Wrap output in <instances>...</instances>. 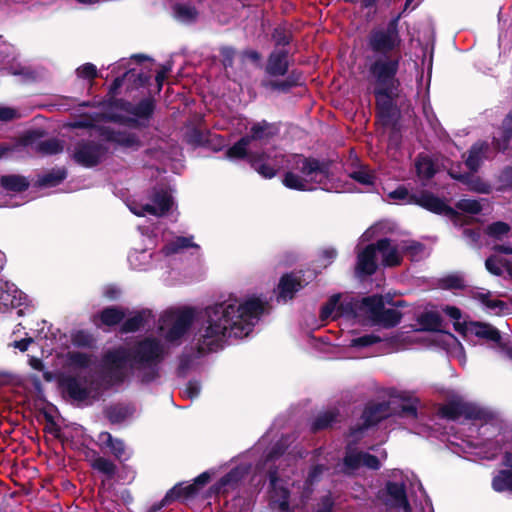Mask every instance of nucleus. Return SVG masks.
<instances>
[{
	"mask_svg": "<svg viewBox=\"0 0 512 512\" xmlns=\"http://www.w3.org/2000/svg\"><path fill=\"white\" fill-rule=\"evenodd\" d=\"M265 307L266 300L259 296L231 294L200 312L192 308L168 309L158 320V332L165 342L148 336L129 351L119 348L108 352L103 360V381L112 386L132 373L142 382H151L158 377L159 364L169 346L179 345L194 324L195 346L199 352H210L222 347L228 338L247 337Z\"/></svg>",
	"mask_w": 512,
	"mask_h": 512,
	"instance_id": "1",
	"label": "nucleus"
},
{
	"mask_svg": "<svg viewBox=\"0 0 512 512\" xmlns=\"http://www.w3.org/2000/svg\"><path fill=\"white\" fill-rule=\"evenodd\" d=\"M275 133L274 127L266 122L256 123L251 128V135L242 137L226 151L230 160L247 158L251 166L264 178H273L277 171L286 167L283 184L289 189L299 191H312L323 189L330 191L333 187L329 183L328 166L313 158L302 155L286 157L277 150L254 153L251 149L254 142L267 139Z\"/></svg>",
	"mask_w": 512,
	"mask_h": 512,
	"instance_id": "2",
	"label": "nucleus"
},
{
	"mask_svg": "<svg viewBox=\"0 0 512 512\" xmlns=\"http://www.w3.org/2000/svg\"><path fill=\"white\" fill-rule=\"evenodd\" d=\"M295 463V455L290 451L284 452L281 444L270 451L264 463L257 467L259 474L268 470L271 503L282 512H292L304 505L311 493V486L324 470L322 465L315 466L302 483L300 476L290 468Z\"/></svg>",
	"mask_w": 512,
	"mask_h": 512,
	"instance_id": "3",
	"label": "nucleus"
},
{
	"mask_svg": "<svg viewBox=\"0 0 512 512\" xmlns=\"http://www.w3.org/2000/svg\"><path fill=\"white\" fill-rule=\"evenodd\" d=\"M512 439L509 430H502L495 422H473L469 427V434L457 444L464 453L475 455L483 459H493L500 451L505 449L502 465L505 469L499 471L492 480V487L497 492L512 493V446L507 449L506 444Z\"/></svg>",
	"mask_w": 512,
	"mask_h": 512,
	"instance_id": "4",
	"label": "nucleus"
},
{
	"mask_svg": "<svg viewBox=\"0 0 512 512\" xmlns=\"http://www.w3.org/2000/svg\"><path fill=\"white\" fill-rule=\"evenodd\" d=\"M93 359L79 351H69L58 356V365L62 370L57 373L45 372L47 381L58 379L66 393L76 401H85L95 397L94 384L91 380Z\"/></svg>",
	"mask_w": 512,
	"mask_h": 512,
	"instance_id": "5",
	"label": "nucleus"
},
{
	"mask_svg": "<svg viewBox=\"0 0 512 512\" xmlns=\"http://www.w3.org/2000/svg\"><path fill=\"white\" fill-rule=\"evenodd\" d=\"M141 233L145 236L144 231L140 228ZM149 245L145 249H134L128 256L130 266L139 271L149 268H157L166 270L172 268L178 258L186 249L193 248L199 250V245L195 244L190 237H173L166 239L163 248L155 254L148 252L155 242L151 235H146Z\"/></svg>",
	"mask_w": 512,
	"mask_h": 512,
	"instance_id": "6",
	"label": "nucleus"
},
{
	"mask_svg": "<svg viewBox=\"0 0 512 512\" xmlns=\"http://www.w3.org/2000/svg\"><path fill=\"white\" fill-rule=\"evenodd\" d=\"M398 66L399 57L383 55L378 57L369 69L371 80L375 84V93L381 97L378 99V110L379 117L385 125L389 124L396 114L391 104V96L398 87Z\"/></svg>",
	"mask_w": 512,
	"mask_h": 512,
	"instance_id": "7",
	"label": "nucleus"
},
{
	"mask_svg": "<svg viewBox=\"0 0 512 512\" xmlns=\"http://www.w3.org/2000/svg\"><path fill=\"white\" fill-rule=\"evenodd\" d=\"M422 332L412 331L410 334L397 333L394 335H384L380 333L365 334L350 341L349 347L356 352L361 353L360 357L369 355L368 349L376 344H381L383 352L407 349L410 344L426 339Z\"/></svg>",
	"mask_w": 512,
	"mask_h": 512,
	"instance_id": "8",
	"label": "nucleus"
},
{
	"mask_svg": "<svg viewBox=\"0 0 512 512\" xmlns=\"http://www.w3.org/2000/svg\"><path fill=\"white\" fill-rule=\"evenodd\" d=\"M388 199L401 203L417 204L429 211L454 218L457 213L446 205V203L430 193L420 195L410 194L406 187L399 186L387 195Z\"/></svg>",
	"mask_w": 512,
	"mask_h": 512,
	"instance_id": "9",
	"label": "nucleus"
},
{
	"mask_svg": "<svg viewBox=\"0 0 512 512\" xmlns=\"http://www.w3.org/2000/svg\"><path fill=\"white\" fill-rule=\"evenodd\" d=\"M174 206L172 190L169 187L153 189L149 200L146 202H132L128 205L130 211L137 216L146 214L162 216Z\"/></svg>",
	"mask_w": 512,
	"mask_h": 512,
	"instance_id": "10",
	"label": "nucleus"
},
{
	"mask_svg": "<svg viewBox=\"0 0 512 512\" xmlns=\"http://www.w3.org/2000/svg\"><path fill=\"white\" fill-rule=\"evenodd\" d=\"M360 315L363 314L373 323L384 327L397 325L401 319V313L395 308L384 309L382 296L373 295L363 298L359 306Z\"/></svg>",
	"mask_w": 512,
	"mask_h": 512,
	"instance_id": "11",
	"label": "nucleus"
},
{
	"mask_svg": "<svg viewBox=\"0 0 512 512\" xmlns=\"http://www.w3.org/2000/svg\"><path fill=\"white\" fill-rule=\"evenodd\" d=\"M108 148L96 141H81L72 151L73 159L84 167H92L100 163L106 156Z\"/></svg>",
	"mask_w": 512,
	"mask_h": 512,
	"instance_id": "12",
	"label": "nucleus"
},
{
	"mask_svg": "<svg viewBox=\"0 0 512 512\" xmlns=\"http://www.w3.org/2000/svg\"><path fill=\"white\" fill-rule=\"evenodd\" d=\"M340 295H333L329 301L322 307L320 317L321 320H327L329 318L335 319L339 316H360L359 306L360 301L354 300L353 298L345 299L340 301Z\"/></svg>",
	"mask_w": 512,
	"mask_h": 512,
	"instance_id": "13",
	"label": "nucleus"
},
{
	"mask_svg": "<svg viewBox=\"0 0 512 512\" xmlns=\"http://www.w3.org/2000/svg\"><path fill=\"white\" fill-rule=\"evenodd\" d=\"M387 457L386 452L382 451L379 456L371 455L367 452L358 451L352 447H348L344 459V472L353 473L360 467H367L369 469H379L381 461Z\"/></svg>",
	"mask_w": 512,
	"mask_h": 512,
	"instance_id": "14",
	"label": "nucleus"
},
{
	"mask_svg": "<svg viewBox=\"0 0 512 512\" xmlns=\"http://www.w3.org/2000/svg\"><path fill=\"white\" fill-rule=\"evenodd\" d=\"M400 44V38L396 26L391 23L385 28L374 30L369 37L371 49L378 53L393 51Z\"/></svg>",
	"mask_w": 512,
	"mask_h": 512,
	"instance_id": "15",
	"label": "nucleus"
},
{
	"mask_svg": "<svg viewBox=\"0 0 512 512\" xmlns=\"http://www.w3.org/2000/svg\"><path fill=\"white\" fill-rule=\"evenodd\" d=\"M379 499L387 507L396 508L399 512H411L402 483L388 482L379 492Z\"/></svg>",
	"mask_w": 512,
	"mask_h": 512,
	"instance_id": "16",
	"label": "nucleus"
},
{
	"mask_svg": "<svg viewBox=\"0 0 512 512\" xmlns=\"http://www.w3.org/2000/svg\"><path fill=\"white\" fill-rule=\"evenodd\" d=\"M443 416L450 419H460L464 417L466 420L478 421L486 416V412L472 403H464L461 401L452 402L441 409Z\"/></svg>",
	"mask_w": 512,
	"mask_h": 512,
	"instance_id": "17",
	"label": "nucleus"
},
{
	"mask_svg": "<svg viewBox=\"0 0 512 512\" xmlns=\"http://www.w3.org/2000/svg\"><path fill=\"white\" fill-rule=\"evenodd\" d=\"M312 278V274H309L307 279H303L300 273L284 275L278 285L277 300L286 302L292 299L294 294L307 285Z\"/></svg>",
	"mask_w": 512,
	"mask_h": 512,
	"instance_id": "18",
	"label": "nucleus"
},
{
	"mask_svg": "<svg viewBox=\"0 0 512 512\" xmlns=\"http://www.w3.org/2000/svg\"><path fill=\"white\" fill-rule=\"evenodd\" d=\"M377 249L375 245H368L357 252L355 273L358 277L372 275L377 269Z\"/></svg>",
	"mask_w": 512,
	"mask_h": 512,
	"instance_id": "19",
	"label": "nucleus"
},
{
	"mask_svg": "<svg viewBox=\"0 0 512 512\" xmlns=\"http://www.w3.org/2000/svg\"><path fill=\"white\" fill-rule=\"evenodd\" d=\"M25 299L24 293L18 290L14 284L0 279V310L17 308L23 304Z\"/></svg>",
	"mask_w": 512,
	"mask_h": 512,
	"instance_id": "20",
	"label": "nucleus"
},
{
	"mask_svg": "<svg viewBox=\"0 0 512 512\" xmlns=\"http://www.w3.org/2000/svg\"><path fill=\"white\" fill-rule=\"evenodd\" d=\"M98 442L102 447L108 448L119 461H126L131 456V451L125 443L120 439L113 438L108 432H101L98 435Z\"/></svg>",
	"mask_w": 512,
	"mask_h": 512,
	"instance_id": "21",
	"label": "nucleus"
},
{
	"mask_svg": "<svg viewBox=\"0 0 512 512\" xmlns=\"http://www.w3.org/2000/svg\"><path fill=\"white\" fill-rule=\"evenodd\" d=\"M376 249L378 254L382 256V263L385 266H395L401 261L403 251L401 250V242L392 245L387 239L378 241Z\"/></svg>",
	"mask_w": 512,
	"mask_h": 512,
	"instance_id": "22",
	"label": "nucleus"
},
{
	"mask_svg": "<svg viewBox=\"0 0 512 512\" xmlns=\"http://www.w3.org/2000/svg\"><path fill=\"white\" fill-rule=\"evenodd\" d=\"M210 475L207 472L202 473L195 479L194 484L189 485H178L175 486L165 497L164 502H168L169 499L176 498H189L198 489V487L205 485L209 481Z\"/></svg>",
	"mask_w": 512,
	"mask_h": 512,
	"instance_id": "23",
	"label": "nucleus"
},
{
	"mask_svg": "<svg viewBox=\"0 0 512 512\" xmlns=\"http://www.w3.org/2000/svg\"><path fill=\"white\" fill-rule=\"evenodd\" d=\"M477 298L490 315L500 316L510 312L509 306L502 300L493 296L490 292L479 293Z\"/></svg>",
	"mask_w": 512,
	"mask_h": 512,
	"instance_id": "24",
	"label": "nucleus"
},
{
	"mask_svg": "<svg viewBox=\"0 0 512 512\" xmlns=\"http://www.w3.org/2000/svg\"><path fill=\"white\" fill-rule=\"evenodd\" d=\"M471 333L478 337L485 338L494 342L500 340L499 331L490 324L471 322L465 325L463 334Z\"/></svg>",
	"mask_w": 512,
	"mask_h": 512,
	"instance_id": "25",
	"label": "nucleus"
},
{
	"mask_svg": "<svg viewBox=\"0 0 512 512\" xmlns=\"http://www.w3.org/2000/svg\"><path fill=\"white\" fill-rule=\"evenodd\" d=\"M389 415V407L386 403L369 404L362 415L366 427L373 425Z\"/></svg>",
	"mask_w": 512,
	"mask_h": 512,
	"instance_id": "26",
	"label": "nucleus"
},
{
	"mask_svg": "<svg viewBox=\"0 0 512 512\" xmlns=\"http://www.w3.org/2000/svg\"><path fill=\"white\" fill-rule=\"evenodd\" d=\"M248 467L246 465L236 467L231 470L226 476H224L219 483L216 485L215 489L217 493H225L230 488H232L240 479H242L243 475L247 472Z\"/></svg>",
	"mask_w": 512,
	"mask_h": 512,
	"instance_id": "27",
	"label": "nucleus"
},
{
	"mask_svg": "<svg viewBox=\"0 0 512 512\" xmlns=\"http://www.w3.org/2000/svg\"><path fill=\"white\" fill-rule=\"evenodd\" d=\"M287 67V52L280 50L271 54L267 65V71L270 74L284 75L287 71Z\"/></svg>",
	"mask_w": 512,
	"mask_h": 512,
	"instance_id": "28",
	"label": "nucleus"
},
{
	"mask_svg": "<svg viewBox=\"0 0 512 512\" xmlns=\"http://www.w3.org/2000/svg\"><path fill=\"white\" fill-rule=\"evenodd\" d=\"M488 151V145L485 142H477L475 143L470 151L469 155L466 159V165L471 171H476L482 159L486 157V153Z\"/></svg>",
	"mask_w": 512,
	"mask_h": 512,
	"instance_id": "29",
	"label": "nucleus"
},
{
	"mask_svg": "<svg viewBox=\"0 0 512 512\" xmlns=\"http://www.w3.org/2000/svg\"><path fill=\"white\" fill-rule=\"evenodd\" d=\"M512 142V115L503 122V128L494 136V144L498 150H506Z\"/></svg>",
	"mask_w": 512,
	"mask_h": 512,
	"instance_id": "30",
	"label": "nucleus"
},
{
	"mask_svg": "<svg viewBox=\"0 0 512 512\" xmlns=\"http://www.w3.org/2000/svg\"><path fill=\"white\" fill-rule=\"evenodd\" d=\"M485 266L491 274L501 276L506 273L509 278H512V266L505 259L491 256L486 260Z\"/></svg>",
	"mask_w": 512,
	"mask_h": 512,
	"instance_id": "31",
	"label": "nucleus"
},
{
	"mask_svg": "<svg viewBox=\"0 0 512 512\" xmlns=\"http://www.w3.org/2000/svg\"><path fill=\"white\" fill-rule=\"evenodd\" d=\"M416 172L419 178L429 179L436 170L437 166L434 161L427 155H420L415 162Z\"/></svg>",
	"mask_w": 512,
	"mask_h": 512,
	"instance_id": "32",
	"label": "nucleus"
},
{
	"mask_svg": "<svg viewBox=\"0 0 512 512\" xmlns=\"http://www.w3.org/2000/svg\"><path fill=\"white\" fill-rule=\"evenodd\" d=\"M401 250L404 254H407L412 261H419L428 254L423 244L413 240L401 241Z\"/></svg>",
	"mask_w": 512,
	"mask_h": 512,
	"instance_id": "33",
	"label": "nucleus"
},
{
	"mask_svg": "<svg viewBox=\"0 0 512 512\" xmlns=\"http://www.w3.org/2000/svg\"><path fill=\"white\" fill-rule=\"evenodd\" d=\"M151 316L152 314L149 310L137 312L124 322L122 330L124 332H134L139 328L144 327Z\"/></svg>",
	"mask_w": 512,
	"mask_h": 512,
	"instance_id": "34",
	"label": "nucleus"
},
{
	"mask_svg": "<svg viewBox=\"0 0 512 512\" xmlns=\"http://www.w3.org/2000/svg\"><path fill=\"white\" fill-rule=\"evenodd\" d=\"M420 324L422 325L425 331L438 333L441 332V318L438 313L430 311L424 313L420 317Z\"/></svg>",
	"mask_w": 512,
	"mask_h": 512,
	"instance_id": "35",
	"label": "nucleus"
},
{
	"mask_svg": "<svg viewBox=\"0 0 512 512\" xmlns=\"http://www.w3.org/2000/svg\"><path fill=\"white\" fill-rule=\"evenodd\" d=\"M1 185L10 191H23L28 187L26 178L18 175L3 176L1 178Z\"/></svg>",
	"mask_w": 512,
	"mask_h": 512,
	"instance_id": "36",
	"label": "nucleus"
},
{
	"mask_svg": "<svg viewBox=\"0 0 512 512\" xmlns=\"http://www.w3.org/2000/svg\"><path fill=\"white\" fill-rule=\"evenodd\" d=\"M125 314L121 309L118 308H107L100 314L101 322L107 326H113L118 324Z\"/></svg>",
	"mask_w": 512,
	"mask_h": 512,
	"instance_id": "37",
	"label": "nucleus"
},
{
	"mask_svg": "<svg viewBox=\"0 0 512 512\" xmlns=\"http://www.w3.org/2000/svg\"><path fill=\"white\" fill-rule=\"evenodd\" d=\"M351 178L363 186H372L375 182V175L366 166H361L357 170L351 172Z\"/></svg>",
	"mask_w": 512,
	"mask_h": 512,
	"instance_id": "38",
	"label": "nucleus"
},
{
	"mask_svg": "<svg viewBox=\"0 0 512 512\" xmlns=\"http://www.w3.org/2000/svg\"><path fill=\"white\" fill-rule=\"evenodd\" d=\"M174 12L175 17L185 23L194 21L198 16L197 10L189 5H177Z\"/></svg>",
	"mask_w": 512,
	"mask_h": 512,
	"instance_id": "39",
	"label": "nucleus"
},
{
	"mask_svg": "<svg viewBox=\"0 0 512 512\" xmlns=\"http://www.w3.org/2000/svg\"><path fill=\"white\" fill-rule=\"evenodd\" d=\"M456 207L464 213L470 215L479 214L482 210L481 202L475 199H461Z\"/></svg>",
	"mask_w": 512,
	"mask_h": 512,
	"instance_id": "40",
	"label": "nucleus"
},
{
	"mask_svg": "<svg viewBox=\"0 0 512 512\" xmlns=\"http://www.w3.org/2000/svg\"><path fill=\"white\" fill-rule=\"evenodd\" d=\"M65 178H66L65 170L58 169V170L52 171V172L44 175L39 180V183H40L41 186L51 187V186H56L57 184H59Z\"/></svg>",
	"mask_w": 512,
	"mask_h": 512,
	"instance_id": "41",
	"label": "nucleus"
},
{
	"mask_svg": "<svg viewBox=\"0 0 512 512\" xmlns=\"http://www.w3.org/2000/svg\"><path fill=\"white\" fill-rule=\"evenodd\" d=\"M440 286L444 289H462L465 287V280L459 274H450L440 280Z\"/></svg>",
	"mask_w": 512,
	"mask_h": 512,
	"instance_id": "42",
	"label": "nucleus"
},
{
	"mask_svg": "<svg viewBox=\"0 0 512 512\" xmlns=\"http://www.w3.org/2000/svg\"><path fill=\"white\" fill-rule=\"evenodd\" d=\"M92 466L99 472H101L109 477L113 476L116 471V467L113 464V462L106 458H103V457L96 458L93 461Z\"/></svg>",
	"mask_w": 512,
	"mask_h": 512,
	"instance_id": "43",
	"label": "nucleus"
},
{
	"mask_svg": "<svg viewBox=\"0 0 512 512\" xmlns=\"http://www.w3.org/2000/svg\"><path fill=\"white\" fill-rule=\"evenodd\" d=\"M443 312L449 316L452 320H454V327L457 331L463 333L464 330H465V325H467L468 323H461L460 322V319H461V311L454 307V306H445L443 308Z\"/></svg>",
	"mask_w": 512,
	"mask_h": 512,
	"instance_id": "44",
	"label": "nucleus"
},
{
	"mask_svg": "<svg viewBox=\"0 0 512 512\" xmlns=\"http://www.w3.org/2000/svg\"><path fill=\"white\" fill-rule=\"evenodd\" d=\"M63 150V145L57 139H49L39 144V151L44 154H57Z\"/></svg>",
	"mask_w": 512,
	"mask_h": 512,
	"instance_id": "45",
	"label": "nucleus"
},
{
	"mask_svg": "<svg viewBox=\"0 0 512 512\" xmlns=\"http://www.w3.org/2000/svg\"><path fill=\"white\" fill-rule=\"evenodd\" d=\"M510 231L508 224L504 222H496L487 227V233L497 239H503Z\"/></svg>",
	"mask_w": 512,
	"mask_h": 512,
	"instance_id": "46",
	"label": "nucleus"
},
{
	"mask_svg": "<svg viewBox=\"0 0 512 512\" xmlns=\"http://www.w3.org/2000/svg\"><path fill=\"white\" fill-rule=\"evenodd\" d=\"M111 140L120 143L126 147H134L137 145L138 141L136 137L132 134H124L121 132L113 133L110 136Z\"/></svg>",
	"mask_w": 512,
	"mask_h": 512,
	"instance_id": "47",
	"label": "nucleus"
},
{
	"mask_svg": "<svg viewBox=\"0 0 512 512\" xmlns=\"http://www.w3.org/2000/svg\"><path fill=\"white\" fill-rule=\"evenodd\" d=\"M76 73L79 78L91 80L97 76V69L95 65L85 63L77 68Z\"/></svg>",
	"mask_w": 512,
	"mask_h": 512,
	"instance_id": "48",
	"label": "nucleus"
},
{
	"mask_svg": "<svg viewBox=\"0 0 512 512\" xmlns=\"http://www.w3.org/2000/svg\"><path fill=\"white\" fill-rule=\"evenodd\" d=\"M335 418V414L333 412H325L319 415L313 423V429H323L328 427Z\"/></svg>",
	"mask_w": 512,
	"mask_h": 512,
	"instance_id": "49",
	"label": "nucleus"
},
{
	"mask_svg": "<svg viewBox=\"0 0 512 512\" xmlns=\"http://www.w3.org/2000/svg\"><path fill=\"white\" fill-rule=\"evenodd\" d=\"M153 109L152 102L149 100L141 101L136 107H134L133 113L140 118L148 117Z\"/></svg>",
	"mask_w": 512,
	"mask_h": 512,
	"instance_id": "50",
	"label": "nucleus"
},
{
	"mask_svg": "<svg viewBox=\"0 0 512 512\" xmlns=\"http://www.w3.org/2000/svg\"><path fill=\"white\" fill-rule=\"evenodd\" d=\"M336 256H337V252L334 248L324 249L319 256V261L321 263V266L327 267L334 261Z\"/></svg>",
	"mask_w": 512,
	"mask_h": 512,
	"instance_id": "51",
	"label": "nucleus"
},
{
	"mask_svg": "<svg viewBox=\"0 0 512 512\" xmlns=\"http://www.w3.org/2000/svg\"><path fill=\"white\" fill-rule=\"evenodd\" d=\"M200 393V385L196 381H190L187 383L183 395L186 398L193 399L197 397Z\"/></svg>",
	"mask_w": 512,
	"mask_h": 512,
	"instance_id": "52",
	"label": "nucleus"
},
{
	"mask_svg": "<svg viewBox=\"0 0 512 512\" xmlns=\"http://www.w3.org/2000/svg\"><path fill=\"white\" fill-rule=\"evenodd\" d=\"M11 73L15 76H20L22 81H30L35 79L34 72L28 67L21 66L19 69H14Z\"/></svg>",
	"mask_w": 512,
	"mask_h": 512,
	"instance_id": "53",
	"label": "nucleus"
},
{
	"mask_svg": "<svg viewBox=\"0 0 512 512\" xmlns=\"http://www.w3.org/2000/svg\"><path fill=\"white\" fill-rule=\"evenodd\" d=\"M18 117V112L10 107H0V121H8Z\"/></svg>",
	"mask_w": 512,
	"mask_h": 512,
	"instance_id": "54",
	"label": "nucleus"
},
{
	"mask_svg": "<svg viewBox=\"0 0 512 512\" xmlns=\"http://www.w3.org/2000/svg\"><path fill=\"white\" fill-rule=\"evenodd\" d=\"M33 342V339L31 337H25L21 340H15L12 343H10V346L20 350L21 352H24L28 349L29 345Z\"/></svg>",
	"mask_w": 512,
	"mask_h": 512,
	"instance_id": "55",
	"label": "nucleus"
},
{
	"mask_svg": "<svg viewBox=\"0 0 512 512\" xmlns=\"http://www.w3.org/2000/svg\"><path fill=\"white\" fill-rule=\"evenodd\" d=\"M170 70H171V67L169 65H165V66H162L161 69L157 72L156 82H157L159 89L162 87L163 82L166 79Z\"/></svg>",
	"mask_w": 512,
	"mask_h": 512,
	"instance_id": "56",
	"label": "nucleus"
},
{
	"mask_svg": "<svg viewBox=\"0 0 512 512\" xmlns=\"http://www.w3.org/2000/svg\"><path fill=\"white\" fill-rule=\"evenodd\" d=\"M495 250L504 254L512 255V242L508 241L495 246Z\"/></svg>",
	"mask_w": 512,
	"mask_h": 512,
	"instance_id": "57",
	"label": "nucleus"
},
{
	"mask_svg": "<svg viewBox=\"0 0 512 512\" xmlns=\"http://www.w3.org/2000/svg\"><path fill=\"white\" fill-rule=\"evenodd\" d=\"M10 47L0 37V64L5 60L9 53Z\"/></svg>",
	"mask_w": 512,
	"mask_h": 512,
	"instance_id": "58",
	"label": "nucleus"
},
{
	"mask_svg": "<svg viewBox=\"0 0 512 512\" xmlns=\"http://www.w3.org/2000/svg\"><path fill=\"white\" fill-rule=\"evenodd\" d=\"M464 236L471 242V243H476L479 239V233L476 232V231H472V230H469V229H465L464 230Z\"/></svg>",
	"mask_w": 512,
	"mask_h": 512,
	"instance_id": "59",
	"label": "nucleus"
},
{
	"mask_svg": "<svg viewBox=\"0 0 512 512\" xmlns=\"http://www.w3.org/2000/svg\"><path fill=\"white\" fill-rule=\"evenodd\" d=\"M403 413L410 417H416L417 416V410L416 406L414 404H409L403 407Z\"/></svg>",
	"mask_w": 512,
	"mask_h": 512,
	"instance_id": "60",
	"label": "nucleus"
},
{
	"mask_svg": "<svg viewBox=\"0 0 512 512\" xmlns=\"http://www.w3.org/2000/svg\"><path fill=\"white\" fill-rule=\"evenodd\" d=\"M29 364L35 370L41 371L43 369L42 361L40 359H38V358L31 357L29 359Z\"/></svg>",
	"mask_w": 512,
	"mask_h": 512,
	"instance_id": "61",
	"label": "nucleus"
},
{
	"mask_svg": "<svg viewBox=\"0 0 512 512\" xmlns=\"http://www.w3.org/2000/svg\"><path fill=\"white\" fill-rule=\"evenodd\" d=\"M377 229V226H373L369 228L361 237V241H368L374 234L375 230Z\"/></svg>",
	"mask_w": 512,
	"mask_h": 512,
	"instance_id": "62",
	"label": "nucleus"
},
{
	"mask_svg": "<svg viewBox=\"0 0 512 512\" xmlns=\"http://www.w3.org/2000/svg\"><path fill=\"white\" fill-rule=\"evenodd\" d=\"M105 295L109 298H115L118 294H119V291L116 289V288H107L105 289Z\"/></svg>",
	"mask_w": 512,
	"mask_h": 512,
	"instance_id": "63",
	"label": "nucleus"
},
{
	"mask_svg": "<svg viewBox=\"0 0 512 512\" xmlns=\"http://www.w3.org/2000/svg\"><path fill=\"white\" fill-rule=\"evenodd\" d=\"M471 189L475 190V191H478V192H487L485 184L472 183L471 184Z\"/></svg>",
	"mask_w": 512,
	"mask_h": 512,
	"instance_id": "64",
	"label": "nucleus"
}]
</instances>
